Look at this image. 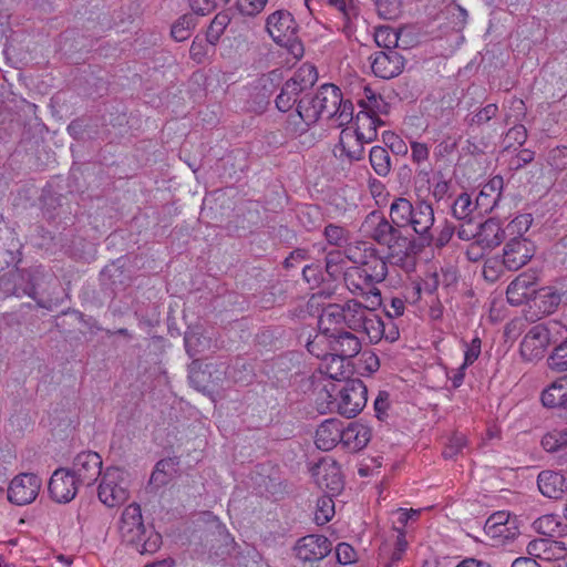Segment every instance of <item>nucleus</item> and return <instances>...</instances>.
Listing matches in <instances>:
<instances>
[{
    "label": "nucleus",
    "mask_w": 567,
    "mask_h": 567,
    "mask_svg": "<svg viewBox=\"0 0 567 567\" xmlns=\"http://www.w3.org/2000/svg\"><path fill=\"white\" fill-rule=\"evenodd\" d=\"M434 221V209L429 202L413 204L408 198L396 197L390 205V220L383 213L373 210L365 216L361 230L377 244L388 247L391 264L409 268L413 266L409 264L413 241L402 229L411 227L420 241L430 244Z\"/></svg>",
    "instance_id": "f257e3e1"
},
{
    "label": "nucleus",
    "mask_w": 567,
    "mask_h": 567,
    "mask_svg": "<svg viewBox=\"0 0 567 567\" xmlns=\"http://www.w3.org/2000/svg\"><path fill=\"white\" fill-rule=\"evenodd\" d=\"M341 90L331 83H326L313 94H306L297 104L296 114L290 117L297 130L306 131L310 125L318 122L321 116L328 120L336 114L341 102Z\"/></svg>",
    "instance_id": "f03ea898"
},
{
    "label": "nucleus",
    "mask_w": 567,
    "mask_h": 567,
    "mask_svg": "<svg viewBox=\"0 0 567 567\" xmlns=\"http://www.w3.org/2000/svg\"><path fill=\"white\" fill-rule=\"evenodd\" d=\"M118 529L123 540L133 545L141 554H153L162 545V536L145 527L141 506L137 503H132L124 508Z\"/></svg>",
    "instance_id": "7ed1b4c3"
},
{
    "label": "nucleus",
    "mask_w": 567,
    "mask_h": 567,
    "mask_svg": "<svg viewBox=\"0 0 567 567\" xmlns=\"http://www.w3.org/2000/svg\"><path fill=\"white\" fill-rule=\"evenodd\" d=\"M566 328L556 321L533 326L520 342V354L528 361L544 355L547 347L557 342V336Z\"/></svg>",
    "instance_id": "20e7f679"
},
{
    "label": "nucleus",
    "mask_w": 567,
    "mask_h": 567,
    "mask_svg": "<svg viewBox=\"0 0 567 567\" xmlns=\"http://www.w3.org/2000/svg\"><path fill=\"white\" fill-rule=\"evenodd\" d=\"M368 390L360 379H347L339 390V399L328 402L327 410L346 417H354L367 404Z\"/></svg>",
    "instance_id": "39448f33"
},
{
    "label": "nucleus",
    "mask_w": 567,
    "mask_h": 567,
    "mask_svg": "<svg viewBox=\"0 0 567 567\" xmlns=\"http://www.w3.org/2000/svg\"><path fill=\"white\" fill-rule=\"evenodd\" d=\"M317 79V69L311 64H302L293 76L282 85L279 95L276 97L277 109L281 112L289 111L297 102V96L311 87Z\"/></svg>",
    "instance_id": "423d86ee"
},
{
    "label": "nucleus",
    "mask_w": 567,
    "mask_h": 567,
    "mask_svg": "<svg viewBox=\"0 0 567 567\" xmlns=\"http://www.w3.org/2000/svg\"><path fill=\"white\" fill-rule=\"evenodd\" d=\"M99 499L109 507L123 504L128 498L124 472L115 466L106 467L97 492Z\"/></svg>",
    "instance_id": "0eeeda50"
},
{
    "label": "nucleus",
    "mask_w": 567,
    "mask_h": 567,
    "mask_svg": "<svg viewBox=\"0 0 567 567\" xmlns=\"http://www.w3.org/2000/svg\"><path fill=\"white\" fill-rule=\"evenodd\" d=\"M266 29L275 42L282 47H296L298 25L290 12L277 10L266 21Z\"/></svg>",
    "instance_id": "6e6552de"
},
{
    "label": "nucleus",
    "mask_w": 567,
    "mask_h": 567,
    "mask_svg": "<svg viewBox=\"0 0 567 567\" xmlns=\"http://www.w3.org/2000/svg\"><path fill=\"white\" fill-rule=\"evenodd\" d=\"M42 486L41 478L33 473H21L14 476L8 487V501L23 506L35 501Z\"/></svg>",
    "instance_id": "1a4fd4ad"
},
{
    "label": "nucleus",
    "mask_w": 567,
    "mask_h": 567,
    "mask_svg": "<svg viewBox=\"0 0 567 567\" xmlns=\"http://www.w3.org/2000/svg\"><path fill=\"white\" fill-rule=\"evenodd\" d=\"M102 465V457L99 453L83 451L74 457L72 467L69 470L80 484L92 486L103 475Z\"/></svg>",
    "instance_id": "9d476101"
},
{
    "label": "nucleus",
    "mask_w": 567,
    "mask_h": 567,
    "mask_svg": "<svg viewBox=\"0 0 567 567\" xmlns=\"http://www.w3.org/2000/svg\"><path fill=\"white\" fill-rule=\"evenodd\" d=\"M79 485L80 482L69 468L60 467L51 475L48 489L54 502L65 504L76 496Z\"/></svg>",
    "instance_id": "9b49d317"
},
{
    "label": "nucleus",
    "mask_w": 567,
    "mask_h": 567,
    "mask_svg": "<svg viewBox=\"0 0 567 567\" xmlns=\"http://www.w3.org/2000/svg\"><path fill=\"white\" fill-rule=\"evenodd\" d=\"M371 69L375 76L389 80L399 76L405 65V59L396 50H382L370 56Z\"/></svg>",
    "instance_id": "f8f14e48"
},
{
    "label": "nucleus",
    "mask_w": 567,
    "mask_h": 567,
    "mask_svg": "<svg viewBox=\"0 0 567 567\" xmlns=\"http://www.w3.org/2000/svg\"><path fill=\"white\" fill-rule=\"evenodd\" d=\"M534 245L524 237L509 239L503 252V266L507 270L516 271L525 266L534 256Z\"/></svg>",
    "instance_id": "ddd939ff"
},
{
    "label": "nucleus",
    "mask_w": 567,
    "mask_h": 567,
    "mask_svg": "<svg viewBox=\"0 0 567 567\" xmlns=\"http://www.w3.org/2000/svg\"><path fill=\"white\" fill-rule=\"evenodd\" d=\"M328 337L333 363L341 365L346 359L355 357L361 350V342L352 332L344 330Z\"/></svg>",
    "instance_id": "4468645a"
},
{
    "label": "nucleus",
    "mask_w": 567,
    "mask_h": 567,
    "mask_svg": "<svg viewBox=\"0 0 567 567\" xmlns=\"http://www.w3.org/2000/svg\"><path fill=\"white\" fill-rule=\"evenodd\" d=\"M293 549L298 559L318 561L330 553L331 543L322 535H307L297 542Z\"/></svg>",
    "instance_id": "2eb2a0df"
},
{
    "label": "nucleus",
    "mask_w": 567,
    "mask_h": 567,
    "mask_svg": "<svg viewBox=\"0 0 567 567\" xmlns=\"http://www.w3.org/2000/svg\"><path fill=\"white\" fill-rule=\"evenodd\" d=\"M526 550L534 559L551 561L564 557L567 548L563 542L551 538H537L528 543Z\"/></svg>",
    "instance_id": "dca6fc26"
},
{
    "label": "nucleus",
    "mask_w": 567,
    "mask_h": 567,
    "mask_svg": "<svg viewBox=\"0 0 567 567\" xmlns=\"http://www.w3.org/2000/svg\"><path fill=\"white\" fill-rule=\"evenodd\" d=\"M343 423L337 419L323 421L316 431L315 443L322 451H330L341 443Z\"/></svg>",
    "instance_id": "f3484780"
},
{
    "label": "nucleus",
    "mask_w": 567,
    "mask_h": 567,
    "mask_svg": "<svg viewBox=\"0 0 567 567\" xmlns=\"http://www.w3.org/2000/svg\"><path fill=\"white\" fill-rule=\"evenodd\" d=\"M344 282L349 291L355 296L380 297L377 284L355 266L350 267L344 272Z\"/></svg>",
    "instance_id": "a211bd4d"
},
{
    "label": "nucleus",
    "mask_w": 567,
    "mask_h": 567,
    "mask_svg": "<svg viewBox=\"0 0 567 567\" xmlns=\"http://www.w3.org/2000/svg\"><path fill=\"white\" fill-rule=\"evenodd\" d=\"M319 487L324 488L328 493L334 494L342 489L343 481L340 467L336 462L322 461L313 472Z\"/></svg>",
    "instance_id": "6ab92c4d"
},
{
    "label": "nucleus",
    "mask_w": 567,
    "mask_h": 567,
    "mask_svg": "<svg viewBox=\"0 0 567 567\" xmlns=\"http://www.w3.org/2000/svg\"><path fill=\"white\" fill-rule=\"evenodd\" d=\"M319 329L328 336L346 330L343 305L330 303L326 306L318 320Z\"/></svg>",
    "instance_id": "aec40b11"
},
{
    "label": "nucleus",
    "mask_w": 567,
    "mask_h": 567,
    "mask_svg": "<svg viewBox=\"0 0 567 567\" xmlns=\"http://www.w3.org/2000/svg\"><path fill=\"white\" fill-rule=\"evenodd\" d=\"M535 292L534 277L522 274L508 285L506 297L511 305L520 306L529 300Z\"/></svg>",
    "instance_id": "412c9836"
},
{
    "label": "nucleus",
    "mask_w": 567,
    "mask_h": 567,
    "mask_svg": "<svg viewBox=\"0 0 567 567\" xmlns=\"http://www.w3.org/2000/svg\"><path fill=\"white\" fill-rule=\"evenodd\" d=\"M383 125V121L377 114L369 112H359L355 117V128L353 136L361 144L372 143L378 136V127Z\"/></svg>",
    "instance_id": "4be33fe9"
},
{
    "label": "nucleus",
    "mask_w": 567,
    "mask_h": 567,
    "mask_svg": "<svg viewBox=\"0 0 567 567\" xmlns=\"http://www.w3.org/2000/svg\"><path fill=\"white\" fill-rule=\"evenodd\" d=\"M370 440V427L360 422H351L348 427H343L341 444L351 452L362 450Z\"/></svg>",
    "instance_id": "5701e85b"
},
{
    "label": "nucleus",
    "mask_w": 567,
    "mask_h": 567,
    "mask_svg": "<svg viewBox=\"0 0 567 567\" xmlns=\"http://www.w3.org/2000/svg\"><path fill=\"white\" fill-rule=\"evenodd\" d=\"M477 239L483 246L493 249L506 238V228H502L498 220L489 218L477 225Z\"/></svg>",
    "instance_id": "b1692460"
},
{
    "label": "nucleus",
    "mask_w": 567,
    "mask_h": 567,
    "mask_svg": "<svg viewBox=\"0 0 567 567\" xmlns=\"http://www.w3.org/2000/svg\"><path fill=\"white\" fill-rule=\"evenodd\" d=\"M539 492L553 499L560 498L565 493V477L553 471H543L537 478Z\"/></svg>",
    "instance_id": "393cba45"
},
{
    "label": "nucleus",
    "mask_w": 567,
    "mask_h": 567,
    "mask_svg": "<svg viewBox=\"0 0 567 567\" xmlns=\"http://www.w3.org/2000/svg\"><path fill=\"white\" fill-rule=\"evenodd\" d=\"M504 188V179L502 176L492 177L481 189L476 206L484 207L485 210L493 209L497 206Z\"/></svg>",
    "instance_id": "a878e982"
},
{
    "label": "nucleus",
    "mask_w": 567,
    "mask_h": 567,
    "mask_svg": "<svg viewBox=\"0 0 567 567\" xmlns=\"http://www.w3.org/2000/svg\"><path fill=\"white\" fill-rule=\"evenodd\" d=\"M179 461L177 457L163 458L158 461L152 472L148 485L155 488L167 485L177 473Z\"/></svg>",
    "instance_id": "bb28decb"
},
{
    "label": "nucleus",
    "mask_w": 567,
    "mask_h": 567,
    "mask_svg": "<svg viewBox=\"0 0 567 567\" xmlns=\"http://www.w3.org/2000/svg\"><path fill=\"white\" fill-rule=\"evenodd\" d=\"M542 402L547 408H567V375L557 379L543 391Z\"/></svg>",
    "instance_id": "cd10ccee"
},
{
    "label": "nucleus",
    "mask_w": 567,
    "mask_h": 567,
    "mask_svg": "<svg viewBox=\"0 0 567 567\" xmlns=\"http://www.w3.org/2000/svg\"><path fill=\"white\" fill-rule=\"evenodd\" d=\"M484 533L493 547L511 545L520 535L517 522H511L507 525L497 526Z\"/></svg>",
    "instance_id": "c85d7f7f"
},
{
    "label": "nucleus",
    "mask_w": 567,
    "mask_h": 567,
    "mask_svg": "<svg viewBox=\"0 0 567 567\" xmlns=\"http://www.w3.org/2000/svg\"><path fill=\"white\" fill-rule=\"evenodd\" d=\"M346 329L359 332L370 309L357 300L343 303Z\"/></svg>",
    "instance_id": "c756f323"
},
{
    "label": "nucleus",
    "mask_w": 567,
    "mask_h": 567,
    "mask_svg": "<svg viewBox=\"0 0 567 567\" xmlns=\"http://www.w3.org/2000/svg\"><path fill=\"white\" fill-rule=\"evenodd\" d=\"M369 162L378 176L386 177L391 173V156L385 147L373 146L369 153Z\"/></svg>",
    "instance_id": "7c9ffc66"
},
{
    "label": "nucleus",
    "mask_w": 567,
    "mask_h": 567,
    "mask_svg": "<svg viewBox=\"0 0 567 567\" xmlns=\"http://www.w3.org/2000/svg\"><path fill=\"white\" fill-rule=\"evenodd\" d=\"M355 267L367 274L377 285L382 282L388 275L386 261L379 256H371L368 260Z\"/></svg>",
    "instance_id": "2f4dec72"
},
{
    "label": "nucleus",
    "mask_w": 567,
    "mask_h": 567,
    "mask_svg": "<svg viewBox=\"0 0 567 567\" xmlns=\"http://www.w3.org/2000/svg\"><path fill=\"white\" fill-rule=\"evenodd\" d=\"M293 363L288 357H278L268 365L267 374L275 379L278 386H284L287 381Z\"/></svg>",
    "instance_id": "473e14b6"
},
{
    "label": "nucleus",
    "mask_w": 567,
    "mask_h": 567,
    "mask_svg": "<svg viewBox=\"0 0 567 567\" xmlns=\"http://www.w3.org/2000/svg\"><path fill=\"white\" fill-rule=\"evenodd\" d=\"M230 21L231 18L228 11H219L207 28L206 42L210 45H216Z\"/></svg>",
    "instance_id": "72a5a7b5"
},
{
    "label": "nucleus",
    "mask_w": 567,
    "mask_h": 567,
    "mask_svg": "<svg viewBox=\"0 0 567 567\" xmlns=\"http://www.w3.org/2000/svg\"><path fill=\"white\" fill-rule=\"evenodd\" d=\"M360 331L364 332L372 342H377L384 337V322L370 309Z\"/></svg>",
    "instance_id": "f704fd0d"
},
{
    "label": "nucleus",
    "mask_w": 567,
    "mask_h": 567,
    "mask_svg": "<svg viewBox=\"0 0 567 567\" xmlns=\"http://www.w3.org/2000/svg\"><path fill=\"white\" fill-rule=\"evenodd\" d=\"M184 343L188 355L195 358L205 351L209 340L203 337L200 332L190 330L185 333Z\"/></svg>",
    "instance_id": "c9c22d12"
},
{
    "label": "nucleus",
    "mask_w": 567,
    "mask_h": 567,
    "mask_svg": "<svg viewBox=\"0 0 567 567\" xmlns=\"http://www.w3.org/2000/svg\"><path fill=\"white\" fill-rule=\"evenodd\" d=\"M353 134L349 130H342L340 134V141H339V147L341 150V156H346L349 161L355 162L360 161L364 156V144H361L360 142H357V146L351 148L348 145L347 140L352 138Z\"/></svg>",
    "instance_id": "e433bc0d"
},
{
    "label": "nucleus",
    "mask_w": 567,
    "mask_h": 567,
    "mask_svg": "<svg viewBox=\"0 0 567 567\" xmlns=\"http://www.w3.org/2000/svg\"><path fill=\"white\" fill-rule=\"evenodd\" d=\"M475 206L472 202L471 196L467 193H462L457 196L452 205V215L457 220L472 219V213Z\"/></svg>",
    "instance_id": "4c0bfd02"
},
{
    "label": "nucleus",
    "mask_w": 567,
    "mask_h": 567,
    "mask_svg": "<svg viewBox=\"0 0 567 567\" xmlns=\"http://www.w3.org/2000/svg\"><path fill=\"white\" fill-rule=\"evenodd\" d=\"M323 236L329 245L336 247H343L350 240V231L336 224H328L323 229Z\"/></svg>",
    "instance_id": "58836bf2"
},
{
    "label": "nucleus",
    "mask_w": 567,
    "mask_h": 567,
    "mask_svg": "<svg viewBox=\"0 0 567 567\" xmlns=\"http://www.w3.org/2000/svg\"><path fill=\"white\" fill-rule=\"evenodd\" d=\"M328 334L320 331L313 339L307 342V350L315 357L328 361L331 358V351L328 346Z\"/></svg>",
    "instance_id": "ea45409f"
},
{
    "label": "nucleus",
    "mask_w": 567,
    "mask_h": 567,
    "mask_svg": "<svg viewBox=\"0 0 567 567\" xmlns=\"http://www.w3.org/2000/svg\"><path fill=\"white\" fill-rule=\"evenodd\" d=\"M195 25L196 19L194 16L184 14L172 25V37L176 41H184L190 37L192 30L195 28Z\"/></svg>",
    "instance_id": "a19ab883"
},
{
    "label": "nucleus",
    "mask_w": 567,
    "mask_h": 567,
    "mask_svg": "<svg viewBox=\"0 0 567 567\" xmlns=\"http://www.w3.org/2000/svg\"><path fill=\"white\" fill-rule=\"evenodd\" d=\"M360 105L363 107L362 112L377 114L383 112L385 103L381 95L377 94L371 87L365 86L363 90V97L360 100Z\"/></svg>",
    "instance_id": "79ce46f5"
},
{
    "label": "nucleus",
    "mask_w": 567,
    "mask_h": 567,
    "mask_svg": "<svg viewBox=\"0 0 567 567\" xmlns=\"http://www.w3.org/2000/svg\"><path fill=\"white\" fill-rule=\"evenodd\" d=\"M374 41L378 47L384 50H395L398 47V32L390 27H381L374 33Z\"/></svg>",
    "instance_id": "37998d69"
},
{
    "label": "nucleus",
    "mask_w": 567,
    "mask_h": 567,
    "mask_svg": "<svg viewBox=\"0 0 567 567\" xmlns=\"http://www.w3.org/2000/svg\"><path fill=\"white\" fill-rule=\"evenodd\" d=\"M542 445L547 452H557L567 446V429L556 430L547 433L542 439Z\"/></svg>",
    "instance_id": "c03bdc74"
},
{
    "label": "nucleus",
    "mask_w": 567,
    "mask_h": 567,
    "mask_svg": "<svg viewBox=\"0 0 567 567\" xmlns=\"http://www.w3.org/2000/svg\"><path fill=\"white\" fill-rule=\"evenodd\" d=\"M548 367L553 371H567V340L557 346L547 359Z\"/></svg>",
    "instance_id": "a18cd8bd"
},
{
    "label": "nucleus",
    "mask_w": 567,
    "mask_h": 567,
    "mask_svg": "<svg viewBox=\"0 0 567 567\" xmlns=\"http://www.w3.org/2000/svg\"><path fill=\"white\" fill-rule=\"evenodd\" d=\"M337 106L338 111L336 112V114L331 115L329 120L332 121L337 127H342L351 123L353 120L352 102L350 100H343L341 97L340 105Z\"/></svg>",
    "instance_id": "49530a36"
},
{
    "label": "nucleus",
    "mask_w": 567,
    "mask_h": 567,
    "mask_svg": "<svg viewBox=\"0 0 567 567\" xmlns=\"http://www.w3.org/2000/svg\"><path fill=\"white\" fill-rule=\"evenodd\" d=\"M230 0H188L194 14L207 16L218 8L225 7Z\"/></svg>",
    "instance_id": "de8ad7c7"
},
{
    "label": "nucleus",
    "mask_w": 567,
    "mask_h": 567,
    "mask_svg": "<svg viewBox=\"0 0 567 567\" xmlns=\"http://www.w3.org/2000/svg\"><path fill=\"white\" fill-rule=\"evenodd\" d=\"M533 223L530 214H522L516 216L511 223L507 224L506 236L523 237Z\"/></svg>",
    "instance_id": "09e8293b"
},
{
    "label": "nucleus",
    "mask_w": 567,
    "mask_h": 567,
    "mask_svg": "<svg viewBox=\"0 0 567 567\" xmlns=\"http://www.w3.org/2000/svg\"><path fill=\"white\" fill-rule=\"evenodd\" d=\"M456 230V227L449 220H445L439 229V233L436 236H433V240L430 244H424L421 241L422 246H431L434 245L437 248L445 247L450 240L452 239L454 233Z\"/></svg>",
    "instance_id": "8fccbe9b"
},
{
    "label": "nucleus",
    "mask_w": 567,
    "mask_h": 567,
    "mask_svg": "<svg viewBox=\"0 0 567 567\" xmlns=\"http://www.w3.org/2000/svg\"><path fill=\"white\" fill-rule=\"evenodd\" d=\"M533 526L539 534L553 536L559 527V522L555 515H544L537 518Z\"/></svg>",
    "instance_id": "3c124183"
},
{
    "label": "nucleus",
    "mask_w": 567,
    "mask_h": 567,
    "mask_svg": "<svg viewBox=\"0 0 567 567\" xmlns=\"http://www.w3.org/2000/svg\"><path fill=\"white\" fill-rule=\"evenodd\" d=\"M334 513L333 502L329 497H323L318 501V509L315 514V522L317 525L327 524Z\"/></svg>",
    "instance_id": "603ef678"
},
{
    "label": "nucleus",
    "mask_w": 567,
    "mask_h": 567,
    "mask_svg": "<svg viewBox=\"0 0 567 567\" xmlns=\"http://www.w3.org/2000/svg\"><path fill=\"white\" fill-rule=\"evenodd\" d=\"M268 0H236V7L243 16L254 17L260 13Z\"/></svg>",
    "instance_id": "864d4df0"
},
{
    "label": "nucleus",
    "mask_w": 567,
    "mask_h": 567,
    "mask_svg": "<svg viewBox=\"0 0 567 567\" xmlns=\"http://www.w3.org/2000/svg\"><path fill=\"white\" fill-rule=\"evenodd\" d=\"M547 163L556 171H565L567 168V147L557 146L550 150Z\"/></svg>",
    "instance_id": "5fc2aeb1"
},
{
    "label": "nucleus",
    "mask_w": 567,
    "mask_h": 567,
    "mask_svg": "<svg viewBox=\"0 0 567 567\" xmlns=\"http://www.w3.org/2000/svg\"><path fill=\"white\" fill-rule=\"evenodd\" d=\"M212 47L213 45L208 44L206 40L204 41L199 37H196L190 45L189 54L194 61L202 63Z\"/></svg>",
    "instance_id": "6e6d98bb"
},
{
    "label": "nucleus",
    "mask_w": 567,
    "mask_h": 567,
    "mask_svg": "<svg viewBox=\"0 0 567 567\" xmlns=\"http://www.w3.org/2000/svg\"><path fill=\"white\" fill-rule=\"evenodd\" d=\"M336 557L339 564L348 565L357 560V553L349 544L340 543L336 547Z\"/></svg>",
    "instance_id": "4d7b16f0"
},
{
    "label": "nucleus",
    "mask_w": 567,
    "mask_h": 567,
    "mask_svg": "<svg viewBox=\"0 0 567 567\" xmlns=\"http://www.w3.org/2000/svg\"><path fill=\"white\" fill-rule=\"evenodd\" d=\"M498 107L496 104H487L483 109H481L477 113H475L471 118V124L482 125L491 121L496 116Z\"/></svg>",
    "instance_id": "13d9d810"
},
{
    "label": "nucleus",
    "mask_w": 567,
    "mask_h": 567,
    "mask_svg": "<svg viewBox=\"0 0 567 567\" xmlns=\"http://www.w3.org/2000/svg\"><path fill=\"white\" fill-rule=\"evenodd\" d=\"M341 254L338 250L330 251L326 256V271L331 278H337L341 274L340 262Z\"/></svg>",
    "instance_id": "bf43d9fd"
},
{
    "label": "nucleus",
    "mask_w": 567,
    "mask_h": 567,
    "mask_svg": "<svg viewBox=\"0 0 567 567\" xmlns=\"http://www.w3.org/2000/svg\"><path fill=\"white\" fill-rule=\"evenodd\" d=\"M465 445H466L465 436L463 434H455L450 440L449 445L443 451V456L445 458H452L455 455H457L458 453H461L463 451V449L465 447Z\"/></svg>",
    "instance_id": "052dcab7"
},
{
    "label": "nucleus",
    "mask_w": 567,
    "mask_h": 567,
    "mask_svg": "<svg viewBox=\"0 0 567 567\" xmlns=\"http://www.w3.org/2000/svg\"><path fill=\"white\" fill-rule=\"evenodd\" d=\"M481 339L478 337H475L472 339L470 343L464 342L465 346V352H464V362L465 365H471L474 363L480 354H481Z\"/></svg>",
    "instance_id": "680f3d73"
},
{
    "label": "nucleus",
    "mask_w": 567,
    "mask_h": 567,
    "mask_svg": "<svg viewBox=\"0 0 567 567\" xmlns=\"http://www.w3.org/2000/svg\"><path fill=\"white\" fill-rule=\"evenodd\" d=\"M462 224L457 228L456 235L461 240L470 241L477 239V225L473 224V219L461 220Z\"/></svg>",
    "instance_id": "e2e57ef3"
},
{
    "label": "nucleus",
    "mask_w": 567,
    "mask_h": 567,
    "mask_svg": "<svg viewBox=\"0 0 567 567\" xmlns=\"http://www.w3.org/2000/svg\"><path fill=\"white\" fill-rule=\"evenodd\" d=\"M516 522V518H512L507 512H496L492 514L484 525V532L493 529L497 526L507 525V523Z\"/></svg>",
    "instance_id": "0e129e2a"
},
{
    "label": "nucleus",
    "mask_w": 567,
    "mask_h": 567,
    "mask_svg": "<svg viewBox=\"0 0 567 567\" xmlns=\"http://www.w3.org/2000/svg\"><path fill=\"white\" fill-rule=\"evenodd\" d=\"M502 267H504L503 261L501 262L497 258L487 259L483 268V275L485 279L491 281L496 280L502 271Z\"/></svg>",
    "instance_id": "69168bd1"
},
{
    "label": "nucleus",
    "mask_w": 567,
    "mask_h": 567,
    "mask_svg": "<svg viewBox=\"0 0 567 567\" xmlns=\"http://www.w3.org/2000/svg\"><path fill=\"white\" fill-rule=\"evenodd\" d=\"M487 250H489L488 247L483 246L478 240H473L467 247L465 255L470 261L476 262L484 258Z\"/></svg>",
    "instance_id": "338daca9"
},
{
    "label": "nucleus",
    "mask_w": 567,
    "mask_h": 567,
    "mask_svg": "<svg viewBox=\"0 0 567 567\" xmlns=\"http://www.w3.org/2000/svg\"><path fill=\"white\" fill-rule=\"evenodd\" d=\"M384 140L389 145L390 150L396 155H405L408 153V146L402 138L395 134L384 135Z\"/></svg>",
    "instance_id": "774afa93"
}]
</instances>
